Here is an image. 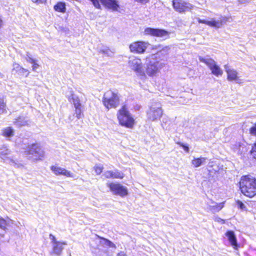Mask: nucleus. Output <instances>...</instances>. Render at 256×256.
Returning a JSON list of instances; mask_svg holds the SVG:
<instances>
[{"instance_id":"1","label":"nucleus","mask_w":256,"mask_h":256,"mask_svg":"<svg viewBox=\"0 0 256 256\" xmlns=\"http://www.w3.org/2000/svg\"><path fill=\"white\" fill-rule=\"evenodd\" d=\"M242 192L246 196L252 198L256 194V178L250 175L243 176L239 182Z\"/></svg>"},{"instance_id":"2","label":"nucleus","mask_w":256,"mask_h":256,"mask_svg":"<svg viewBox=\"0 0 256 256\" xmlns=\"http://www.w3.org/2000/svg\"><path fill=\"white\" fill-rule=\"evenodd\" d=\"M170 48L166 46L163 48L160 52L155 54H152L146 57V72L150 76L155 74L158 69V62L156 60L157 56L160 52L167 54Z\"/></svg>"},{"instance_id":"3","label":"nucleus","mask_w":256,"mask_h":256,"mask_svg":"<svg viewBox=\"0 0 256 256\" xmlns=\"http://www.w3.org/2000/svg\"><path fill=\"white\" fill-rule=\"evenodd\" d=\"M117 117L120 124L126 128H132L134 124V119L126 105H124L118 110Z\"/></svg>"},{"instance_id":"4","label":"nucleus","mask_w":256,"mask_h":256,"mask_svg":"<svg viewBox=\"0 0 256 256\" xmlns=\"http://www.w3.org/2000/svg\"><path fill=\"white\" fill-rule=\"evenodd\" d=\"M24 154L28 159L37 160L44 157V152L38 144L34 143L28 145L24 152Z\"/></svg>"},{"instance_id":"5","label":"nucleus","mask_w":256,"mask_h":256,"mask_svg":"<svg viewBox=\"0 0 256 256\" xmlns=\"http://www.w3.org/2000/svg\"><path fill=\"white\" fill-rule=\"evenodd\" d=\"M102 102L108 109L116 108L119 104L120 98L117 93L110 90L104 94Z\"/></svg>"},{"instance_id":"6","label":"nucleus","mask_w":256,"mask_h":256,"mask_svg":"<svg viewBox=\"0 0 256 256\" xmlns=\"http://www.w3.org/2000/svg\"><path fill=\"white\" fill-rule=\"evenodd\" d=\"M198 60L200 62L204 63L208 67L212 74L217 77L220 76L222 75V70L212 58L208 57L204 58L200 56Z\"/></svg>"},{"instance_id":"7","label":"nucleus","mask_w":256,"mask_h":256,"mask_svg":"<svg viewBox=\"0 0 256 256\" xmlns=\"http://www.w3.org/2000/svg\"><path fill=\"white\" fill-rule=\"evenodd\" d=\"M94 6L98 9H102L100 3L106 8L112 11H118L120 8L118 1L116 0H89Z\"/></svg>"},{"instance_id":"8","label":"nucleus","mask_w":256,"mask_h":256,"mask_svg":"<svg viewBox=\"0 0 256 256\" xmlns=\"http://www.w3.org/2000/svg\"><path fill=\"white\" fill-rule=\"evenodd\" d=\"M172 6L174 10L180 13H183L190 10L193 6L183 0H173Z\"/></svg>"},{"instance_id":"9","label":"nucleus","mask_w":256,"mask_h":256,"mask_svg":"<svg viewBox=\"0 0 256 256\" xmlns=\"http://www.w3.org/2000/svg\"><path fill=\"white\" fill-rule=\"evenodd\" d=\"M162 114V110L159 104L156 105L152 104L150 110L147 112V116L148 119L152 121L157 120L160 118Z\"/></svg>"},{"instance_id":"10","label":"nucleus","mask_w":256,"mask_h":256,"mask_svg":"<svg viewBox=\"0 0 256 256\" xmlns=\"http://www.w3.org/2000/svg\"><path fill=\"white\" fill-rule=\"evenodd\" d=\"M108 187L113 194L116 195H118L123 197L128 194L126 187L120 184L110 183L108 184Z\"/></svg>"},{"instance_id":"11","label":"nucleus","mask_w":256,"mask_h":256,"mask_svg":"<svg viewBox=\"0 0 256 256\" xmlns=\"http://www.w3.org/2000/svg\"><path fill=\"white\" fill-rule=\"evenodd\" d=\"M150 45V44L148 42L138 41L130 44V49L132 52L142 54L146 51V48Z\"/></svg>"},{"instance_id":"12","label":"nucleus","mask_w":256,"mask_h":256,"mask_svg":"<svg viewBox=\"0 0 256 256\" xmlns=\"http://www.w3.org/2000/svg\"><path fill=\"white\" fill-rule=\"evenodd\" d=\"M144 33L146 35L160 38L168 37L169 34L168 32L165 30L150 27L145 29Z\"/></svg>"},{"instance_id":"13","label":"nucleus","mask_w":256,"mask_h":256,"mask_svg":"<svg viewBox=\"0 0 256 256\" xmlns=\"http://www.w3.org/2000/svg\"><path fill=\"white\" fill-rule=\"evenodd\" d=\"M224 202L217 203L212 200L206 202L207 209L212 213L218 212L224 206Z\"/></svg>"},{"instance_id":"14","label":"nucleus","mask_w":256,"mask_h":256,"mask_svg":"<svg viewBox=\"0 0 256 256\" xmlns=\"http://www.w3.org/2000/svg\"><path fill=\"white\" fill-rule=\"evenodd\" d=\"M129 64L132 70L136 72L140 75L143 76L144 74L140 60L137 58L132 59L129 61Z\"/></svg>"},{"instance_id":"15","label":"nucleus","mask_w":256,"mask_h":256,"mask_svg":"<svg viewBox=\"0 0 256 256\" xmlns=\"http://www.w3.org/2000/svg\"><path fill=\"white\" fill-rule=\"evenodd\" d=\"M63 245H67L66 242H59L52 245V250L50 252L51 256H60L64 250Z\"/></svg>"},{"instance_id":"16","label":"nucleus","mask_w":256,"mask_h":256,"mask_svg":"<svg viewBox=\"0 0 256 256\" xmlns=\"http://www.w3.org/2000/svg\"><path fill=\"white\" fill-rule=\"evenodd\" d=\"M226 236L228 238L229 242L233 248L234 250H238L240 246L238 244L237 239L234 232L230 230H228L226 233Z\"/></svg>"},{"instance_id":"17","label":"nucleus","mask_w":256,"mask_h":256,"mask_svg":"<svg viewBox=\"0 0 256 256\" xmlns=\"http://www.w3.org/2000/svg\"><path fill=\"white\" fill-rule=\"evenodd\" d=\"M50 170L54 173L56 175H63L67 177H72L73 174L70 171L66 170L64 168L60 167L52 166L50 167Z\"/></svg>"},{"instance_id":"18","label":"nucleus","mask_w":256,"mask_h":256,"mask_svg":"<svg viewBox=\"0 0 256 256\" xmlns=\"http://www.w3.org/2000/svg\"><path fill=\"white\" fill-rule=\"evenodd\" d=\"M104 176L106 178H114L122 179L124 178V174L118 170L114 171L108 170L104 174Z\"/></svg>"},{"instance_id":"19","label":"nucleus","mask_w":256,"mask_h":256,"mask_svg":"<svg viewBox=\"0 0 256 256\" xmlns=\"http://www.w3.org/2000/svg\"><path fill=\"white\" fill-rule=\"evenodd\" d=\"M225 70L228 74L227 79L229 81H237L238 80V72L234 69L230 68V66L228 65L224 66Z\"/></svg>"},{"instance_id":"20","label":"nucleus","mask_w":256,"mask_h":256,"mask_svg":"<svg viewBox=\"0 0 256 256\" xmlns=\"http://www.w3.org/2000/svg\"><path fill=\"white\" fill-rule=\"evenodd\" d=\"M30 122V120L24 116H20L18 118L14 119V125L18 127H20L22 126H25L29 124Z\"/></svg>"},{"instance_id":"21","label":"nucleus","mask_w":256,"mask_h":256,"mask_svg":"<svg viewBox=\"0 0 256 256\" xmlns=\"http://www.w3.org/2000/svg\"><path fill=\"white\" fill-rule=\"evenodd\" d=\"M206 158L200 157L198 158H194L192 160V164L195 168L199 167L206 163Z\"/></svg>"},{"instance_id":"22","label":"nucleus","mask_w":256,"mask_h":256,"mask_svg":"<svg viewBox=\"0 0 256 256\" xmlns=\"http://www.w3.org/2000/svg\"><path fill=\"white\" fill-rule=\"evenodd\" d=\"M100 243L104 247H109L110 248H113L114 250H116V246L114 243H113L110 240L104 238H100Z\"/></svg>"},{"instance_id":"23","label":"nucleus","mask_w":256,"mask_h":256,"mask_svg":"<svg viewBox=\"0 0 256 256\" xmlns=\"http://www.w3.org/2000/svg\"><path fill=\"white\" fill-rule=\"evenodd\" d=\"M68 99L70 102L73 104L74 107L80 106H82L79 98L73 94H71Z\"/></svg>"},{"instance_id":"24","label":"nucleus","mask_w":256,"mask_h":256,"mask_svg":"<svg viewBox=\"0 0 256 256\" xmlns=\"http://www.w3.org/2000/svg\"><path fill=\"white\" fill-rule=\"evenodd\" d=\"M222 22L221 20H216L212 18L210 20H208V26L215 28H220L222 26Z\"/></svg>"},{"instance_id":"25","label":"nucleus","mask_w":256,"mask_h":256,"mask_svg":"<svg viewBox=\"0 0 256 256\" xmlns=\"http://www.w3.org/2000/svg\"><path fill=\"white\" fill-rule=\"evenodd\" d=\"M54 9L56 12H64L66 10V4L64 2H58L54 6Z\"/></svg>"},{"instance_id":"26","label":"nucleus","mask_w":256,"mask_h":256,"mask_svg":"<svg viewBox=\"0 0 256 256\" xmlns=\"http://www.w3.org/2000/svg\"><path fill=\"white\" fill-rule=\"evenodd\" d=\"M3 135L6 137H10L14 135V130L11 127H8L3 130Z\"/></svg>"},{"instance_id":"27","label":"nucleus","mask_w":256,"mask_h":256,"mask_svg":"<svg viewBox=\"0 0 256 256\" xmlns=\"http://www.w3.org/2000/svg\"><path fill=\"white\" fill-rule=\"evenodd\" d=\"M244 146V144L240 142H236V143L233 146L234 149L235 150H238V152L243 151Z\"/></svg>"},{"instance_id":"28","label":"nucleus","mask_w":256,"mask_h":256,"mask_svg":"<svg viewBox=\"0 0 256 256\" xmlns=\"http://www.w3.org/2000/svg\"><path fill=\"white\" fill-rule=\"evenodd\" d=\"M16 71V72H22V73H24V72H27V70L22 68L18 64H14V68L12 70V72L14 71Z\"/></svg>"},{"instance_id":"29","label":"nucleus","mask_w":256,"mask_h":256,"mask_svg":"<svg viewBox=\"0 0 256 256\" xmlns=\"http://www.w3.org/2000/svg\"><path fill=\"white\" fill-rule=\"evenodd\" d=\"M82 106H80L74 107V108H75L74 114H76V116L78 119L80 118H82Z\"/></svg>"},{"instance_id":"30","label":"nucleus","mask_w":256,"mask_h":256,"mask_svg":"<svg viewBox=\"0 0 256 256\" xmlns=\"http://www.w3.org/2000/svg\"><path fill=\"white\" fill-rule=\"evenodd\" d=\"M103 168V166L100 164H96L94 167L95 172L98 175L100 174L102 172Z\"/></svg>"},{"instance_id":"31","label":"nucleus","mask_w":256,"mask_h":256,"mask_svg":"<svg viewBox=\"0 0 256 256\" xmlns=\"http://www.w3.org/2000/svg\"><path fill=\"white\" fill-rule=\"evenodd\" d=\"M178 144L180 147H182L184 150L185 152H189L190 149H189V146H188V144H184V143L181 142H178Z\"/></svg>"},{"instance_id":"32","label":"nucleus","mask_w":256,"mask_h":256,"mask_svg":"<svg viewBox=\"0 0 256 256\" xmlns=\"http://www.w3.org/2000/svg\"><path fill=\"white\" fill-rule=\"evenodd\" d=\"M236 202V205L238 206V208L242 210H246V206L242 201H240V200H238Z\"/></svg>"},{"instance_id":"33","label":"nucleus","mask_w":256,"mask_h":256,"mask_svg":"<svg viewBox=\"0 0 256 256\" xmlns=\"http://www.w3.org/2000/svg\"><path fill=\"white\" fill-rule=\"evenodd\" d=\"M250 152L252 158L256 159V141L252 146V149L251 150Z\"/></svg>"},{"instance_id":"34","label":"nucleus","mask_w":256,"mask_h":256,"mask_svg":"<svg viewBox=\"0 0 256 256\" xmlns=\"http://www.w3.org/2000/svg\"><path fill=\"white\" fill-rule=\"evenodd\" d=\"M99 52L104 54L107 56H110V50L108 48H104L100 49L99 50Z\"/></svg>"},{"instance_id":"35","label":"nucleus","mask_w":256,"mask_h":256,"mask_svg":"<svg viewBox=\"0 0 256 256\" xmlns=\"http://www.w3.org/2000/svg\"><path fill=\"white\" fill-rule=\"evenodd\" d=\"M249 130L250 134L256 136V124L252 126Z\"/></svg>"},{"instance_id":"36","label":"nucleus","mask_w":256,"mask_h":256,"mask_svg":"<svg viewBox=\"0 0 256 256\" xmlns=\"http://www.w3.org/2000/svg\"><path fill=\"white\" fill-rule=\"evenodd\" d=\"M6 221L2 218H0V228L3 230H5L6 226Z\"/></svg>"},{"instance_id":"37","label":"nucleus","mask_w":256,"mask_h":256,"mask_svg":"<svg viewBox=\"0 0 256 256\" xmlns=\"http://www.w3.org/2000/svg\"><path fill=\"white\" fill-rule=\"evenodd\" d=\"M6 107V104L4 102V100L0 98V113L2 112Z\"/></svg>"},{"instance_id":"38","label":"nucleus","mask_w":256,"mask_h":256,"mask_svg":"<svg viewBox=\"0 0 256 256\" xmlns=\"http://www.w3.org/2000/svg\"><path fill=\"white\" fill-rule=\"evenodd\" d=\"M26 60L27 62L32 64V63H34V61H36V60L34 59L29 54H27L26 56Z\"/></svg>"},{"instance_id":"39","label":"nucleus","mask_w":256,"mask_h":256,"mask_svg":"<svg viewBox=\"0 0 256 256\" xmlns=\"http://www.w3.org/2000/svg\"><path fill=\"white\" fill-rule=\"evenodd\" d=\"M49 238L51 240H52V245L53 244H56L58 242H59L60 241H58L56 240V237L52 234H50V236H49Z\"/></svg>"},{"instance_id":"40","label":"nucleus","mask_w":256,"mask_h":256,"mask_svg":"<svg viewBox=\"0 0 256 256\" xmlns=\"http://www.w3.org/2000/svg\"><path fill=\"white\" fill-rule=\"evenodd\" d=\"M198 22L200 24H204L206 25H208V20H204V19H201L200 18H198Z\"/></svg>"},{"instance_id":"41","label":"nucleus","mask_w":256,"mask_h":256,"mask_svg":"<svg viewBox=\"0 0 256 256\" xmlns=\"http://www.w3.org/2000/svg\"><path fill=\"white\" fill-rule=\"evenodd\" d=\"M6 152H4V151H2L0 152V156L2 158L4 159V158L5 156L8 154V150H6Z\"/></svg>"},{"instance_id":"42","label":"nucleus","mask_w":256,"mask_h":256,"mask_svg":"<svg viewBox=\"0 0 256 256\" xmlns=\"http://www.w3.org/2000/svg\"><path fill=\"white\" fill-rule=\"evenodd\" d=\"M32 70L34 71H36V70L39 66V65L36 62V61H34V63H32Z\"/></svg>"},{"instance_id":"43","label":"nucleus","mask_w":256,"mask_h":256,"mask_svg":"<svg viewBox=\"0 0 256 256\" xmlns=\"http://www.w3.org/2000/svg\"><path fill=\"white\" fill-rule=\"evenodd\" d=\"M32 2L38 4H44L46 0H32Z\"/></svg>"},{"instance_id":"44","label":"nucleus","mask_w":256,"mask_h":256,"mask_svg":"<svg viewBox=\"0 0 256 256\" xmlns=\"http://www.w3.org/2000/svg\"><path fill=\"white\" fill-rule=\"evenodd\" d=\"M32 2L38 4H44L46 0H32Z\"/></svg>"},{"instance_id":"45","label":"nucleus","mask_w":256,"mask_h":256,"mask_svg":"<svg viewBox=\"0 0 256 256\" xmlns=\"http://www.w3.org/2000/svg\"><path fill=\"white\" fill-rule=\"evenodd\" d=\"M32 2L38 4H44L46 0H32Z\"/></svg>"},{"instance_id":"46","label":"nucleus","mask_w":256,"mask_h":256,"mask_svg":"<svg viewBox=\"0 0 256 256\" xmlns=\"http://www.w3.org/2000/svg\"><path fill=\"white\" fill-rule=\"evenodd\" d=\"M136 2H140L141 4H146L148 2L149 0H134Z\"/></svg>"},{"instance_id":"47","label":"nucleus","mask_w":256,"mask_h":256,"mask_svg":"<svg viewBox=\"0 0 256 256\" xmlns=\"http://www.w3.org/2000/svg\"><path fill=\"white\" fill-rule=\"evenodd\" d=\"M116 256H127L124 252H120L116 254Z\"/></svg>"},{"instance_id":"48","label":"nucleus","mask_w":256,"mask_h":256,"mask_svg":"<svg viewBox=\"0 0 256 256\" xmlns=\"http://www.w3.org/2000/svg\"><path fill=\"white\" fill-rule=\"evenodd\" d=\"M216 220L217 222H222V224H224V220L222 219L221 218H216Z\"/></svg>"},{"instance_id":"49","label":"nucleus","mask_w":256,"mask_h":256,"mask_svg":"<svg viewBox=\"0 0 256 256\" xmlns=\"http://www.w3.org/2000/svg\"><path fill=\"white\" fill-rule=\"evenodd\" d=\"M10 162H11V164H13V165L16 164L15 162L12 160H10Z\"/></svg>"},{"instance_id":"50","label":"nucleus","mask_w":256,"mask_h":256,"mask_svg":"<svg viewBox=\"0 0 256 256\" xmlns=\"http://www.w3.org/2000/svg\"><path fill=\"white\" fill-rule=\"evenodd\" d=\"M158 47L159 48H161V46H160V45H158Z\"/></svg>"}]
</instances>
